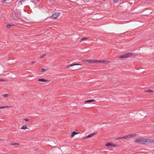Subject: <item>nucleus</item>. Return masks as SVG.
<instances>
[{"label":"nucleus","mask_w":154,"mask_h":154,"mask_svg":"<svg viewBox=\"0 0 154 154\" xmlns=\"http://www.w3.org/2000/svg\"><path fill=\"white\" fill-rule=\"evenodd\" d=\"M134 141L136 143L141 144H144L145 143H154V140H153L148 139H143L142 138L136 139L134 140Z\"/></svg>","instance_id":"nucleus-1"},{"label":"nucleus","mask_w":154,"mask_h":154,"mask_svg":"<svg viewBox=\"0 0 154 154\" xmlns=\"http://www.w3.org/2000/svg\"><path fill=\"white\" fill-rule=\"evenodd\" d=\"M137 54L133 53H128L118 57L119 58H126L131 56H137Z\"/></svg>","instance_id":"nucleus-2"},{"label":"nucleus","mask_w":154,"mask_h":154,"mask_svg":"<svg viewBox=\"0 0 154 154\" xmlns=\"http://www.w3.org/2000/svg\"><path fill=\"white\" fill-rule=\"evenodd\" d=\"M60 14L59 12H56L54 13L51 17L52 19H56L58 17Z\"/></svg>","instance_id":"nucleus-3"},{"label":"nucleus","mask_w":154,"mask_h":154,"mask_svg":"<svg viewBox=\"0 0 154 154\" xmlns=\"http://www.w3.org/2000/svg\"><path fill=\"white\" fill-rule=\"evenodd\" d=\"M13 18L15 20H19V16L18 14L16 13L13 15Z\"/></svg>","instance_id":"nucleus-4"},{"label":"nucleus","mask_w":154,"mask_h":154,"mask_svg":"<svg viewBox=\"0 0 154 154\" xmlns=\"http://www.w3.org/2000/svg\"><path fill=\"white\" fill-rule=\"evenodd\" d=\"M103 63L108 64L110 63V62L109 61L107 60H97V63Z\"/></svg>","instance_id":"nucleus-5"},{"label":"nucleus","mask_w":154,"mask_h":154,"mask_svg":"<svg viewBox=\"0 0 154 154\" xmlns=\"http://www.w3.org/2000/svg\"><path fill=\"white\" fill-rule=\"evenodd\" d=\"M75 65H80L81 66L82 65L80 64H78V63H75V64H71L67 66H66L65 67V68L66 69H68L69 68V67H71L73 66H75Z\"/></svg>","instance_id":"nucleus-6"},{"label":"nucleus","mask_w":154,"mask_h":154,"mask_svg":"<svg viewBox=\"0 0 154 154\" xmlns=\"http://www.w3.org/2000/svg\"><path fill=\"white\" fill-rule=\"evenodd\" d=\"M136 135V134H128L126 135L127 138H129L131 137H135Z\"/></svg>","instance_id":"nucleus-7"},{"label":"nucleus","mask_w":154,"mask_h":154,"mask_svg":"<svg viewBox=\"0 0 154 154\" xmlns=\"http://www.w3.org/2000/svg\"><path fill=\"white\" fill-rule=\"evenodd\" d=\"M88 62L90 63H97V60L93 59H89Z\"/></svg>","instance_id":"nucleus-8"},{"label":"nucleus","mask_w":154,"mask_h":154,"mask_svg":"<svg viewBox=\"0 0 154 154\" xmlns=\"http://www.w3.org/2000/svg\"><path fill=\"white\" fill-rule=\"evenodd\" d=\"M96 134V132L93 133L91 134L88 135L87 136L85 137L84 138L86 139L87 138L91 137H92L93 136H94V135H95Z\"/></svg>","instance_id":"nucleus-9"},{"label":"nucleus","mask_w":154,"mask_h":154,"mask_svg":"<svg viewBox=\"0 0 154 154\" xmlns=\"http://www.w3.org/2000/svg\"><path fill=\"white\" fill-rule=\"evenodd\" d=\"M38 80L39 82H49L50 81L49 80L45 79H39Z\"/></svg>","instance_id":"nucleus-10"},{"label":"nucleus","mask_w":154,"mask_h":154,"mask_svg":"<svg viewBox=\"0 0 154 154\" xmlns=\"http://www.w3.org/2000/svg\"><path fill=\"white\" fill-rule=\"evenodd\" d=\"M106 145L107 146H111L113 147H115L116 146L115 145L113 144V143L110 142L107 143L106 144Z\"/></svg>","instance_id":"nucleus-11"},{"label":"nucleus","mask_w":154,"mask_h":154,"mask_svg":"<svg viewBox=\"0 0 154 154\" xmlns=\"http://www.w3.org/2000/svg\"><path fill=\"white\" fill-rule=\"evenodd\" d=\"M78 134V133L76 132H75V131H73L71 133V135L70 136V137L71 138H72L73 137H74V136L75 135Z\"/></svg>","instance_id":"nucleus-12"},{"label":"nucleus","mask_w":154,"mask_h":154,"mask_svg":"<svg viewBox=\"0 0 154 154\" xmlns=\"http://www.w3.org/2000/svg\"><path fill=\"white\" fill-rule=\"evenodd\" d=\"M95 100H86L85 101V102L86 103H91L92 102H95Z\"/></svg>","instance_id":"nucleus-13"},{"label":"nucleus","mask_w":154,"mask_h":154,"mask_svg":"<svg viewBox=\"0 0 154 154\" xmlns=\"http://www.w3.org/2000/svg\"><path fill=\"white\" fill-rule=\"evenodd\" d=\"M27 128L26 127V125H24L20 129H26Z\"/></svg>","instance_id":"nucleus-14"},{"label":"nucleus","mask_w":154,"mask_h":154,"mask_svg":"<svg viewBox=\"0 0 154 154\" xmlns=\"http://www.w3.org/2000/svg\"><path fill=\"white\" fill-rule=\"evenodd\" d=\"M9 94H2V96L5 98H7L9 96Z\"/></svg>","instance_id":"nucleus-15"},{"label":"nucleus","mask_w":154,"mask_h":154,"mask_svg":"<svg viewBox=\"0 0 154 154\" xmlns=\"http://www.w3.org/2000/svg\"><path fill=\"white\" fill-rule=\"evenodd\" d=\"M14 25L13 24H8L6 26V27L7 28H10L11 26H14Z\"/></svg>","instance_id":"nucleus-16"},{"label":"nucleus","mask_w":154,"mask_h":154,"mask_svg":"<svg viewBox=\"0 0 154 154\" xmlns=\"http://www.w3.org/2000/svg\"><path fill=\"white\" fill-rule=\"evenodd\" d=\"M9 107H10V106H0V109H5L6 108Z\"/></svg>","instance_id":"nucleus-17"},{"label":"nucleus","mask_w":154,"mask_h":154,"mask_svg":"<svg viewBox=\"0 0 154 154\" xmlns=\"http://www.w3.org/2000/svg\"><path fill=\"white\" fill-rule=\"evenodd\" d=\"M11 145H12V146H14L15 145H19V143H11L10 144Z\"/></svg>","instance_id":"nucleus-18"},{"label":"nucleus","mask_w":154,"mask_h":154,"mask_svg":"<svg viewBox=\"0 0 154 154\" xmlns=\"http://www.w3.org/2000/svg\"><path fill=\"white\" fill-rule=\"evenodd\" d=\"M87 39V38H82L81 39H80V41L81 42L83 41H84V40H86Z\"/></svg>","instance_id":"nucleus-19"},{"label":"nucleus","mask_w":154,"mask_h":154,"mask_svg":"<svg viewBox=\"0 0 154 154\" xmlns=\"http://www.w3.org/2000/svg\"><path fill=\"white\" fill-rule=\"evenodd\" d=\"M146 92H150L151 93H152L153 92V91L152 90H150V89H149L148 90V91H147Z\"/></svg>","instance_id":"nucleus-20"},{"label":"nucleus","mask_w":154,"mask_h":154,"mask_svg":"<svg viewBox=\"0 0 154 154\" xmlns=\"http://www.w3.org/2000/svg\"><path fill=\"white\" fill-rule=\"evenodd\" d=\"M121 138H122V139H127L126 135H125L124 137H121Z\"/></svg>","instance_id":"nucleus-21"},{"label":"nucleus","mask_w":154,"mask_h":154,"mask_svg":"<svg viewBox=\"0 0 154 154\" xmlns=\"http://www.w3.org/2000/svg\"><path fill=\"white\" fill-rule=\"evenodd\" d=\"M88 60H82V61L83 62H88Z\"/></svg>","instance_id":"nucleus-22"},{"label":"nucleus","mask_w":154,"mask_h":154,"mask_svg":"<svg viewBox=\"0 0 154 154\" xmlns=\"http://www.w3.org/2000/svg\"><path fill=\"white\" fill-rule=\"evenodd\" d=\"M42 72H45L46 71V69H43V68H42Z\"/></svg>","instance_id":"nucleus-23"},{"label":"nucleus","mask_w":154,"mask_h":154,"mask_svg":"<svg viewBox=\"0 0 154 154\" xmlns=\"http://www.w3.org/2000/svg\"><path fill=\"white\" fill-rule=\"evenodd\" d=\"M45 56H46V55L45 54H44L42 56L40 57H39V58H43Z\"/></svg>","instance_id":"nucleus-24"},{"label":"nucleus","mask_w":154,"mask_h":154,"mask_svg":"<svg viewBox=\"0 0 154 154\" xmlns=\"http://www.w3.org/2000/svg\"><path fill=\"white\" fill-rule=\"evenodd\" d=\"M24 120L26 122H27L29 121V120L27 119H24Z\"/></svg>","instance_id":"nucleus-25"},{"label":"nucleus","mask_w":154,"mask_h":154,"mask_svg":"<svg viewBox=\"0 0 154 154\" xmlns=\"http://www.w3.org/2000/svg\"><path fill=\"white\" fill-rule=\"evenodd\" d=\"M5 81L4 79H0V81Z\"/></svg>","instance_id":"nucleus-26"},{"label":"nucleus","mask_w":154,"mask_h":154,"mask_svg":"<svg viewBox=\"0 0 154 154\" xmlns=\"http://www.w3.org/2000/svg\"><path fill=\"white\" fill-rule=\"evenodd\" d=\"M119 139H122V138H121V137H119L117 138V140H118Z\"/></svg>","instance_id":"nucleus-27"},{"label":"nucleus","mask_w":154,"mask_h":154,"mask_svg":"<svg viewBox=\"0 0 154 154\" xmlns=\"http://www.w3.org/2000/svg\"><path fill=\"white\" fill-rule=\"evenodd\" d=\"M5 1H5V0H4L3 1H2V2H3V3H4V2H5Z\"/></svg>","instance_id":"nucleus-28"},{"label":"nucleus","mask_w":154,"mask_h":154,"mask_svg":"<svg viewBox=\"0 0 154 154\" xmlns=\"http://www.w3.org/2000/svg\"><path fill=\"white\" fill-rule=\"evenodd\" d=\"M2 140H3L2 139H0V142H1V141H2Z\"/></svg>","instance_id":"nucleus-29"},{"label":"nucleus","mask_w":154,"mask_h":154,"mask_svg":"<svg viewBox=\"0 0 154 154\" xmlns=\"http://www.w3.org/2000/svg\"><path fill=\"white\" fill-rule=\"evenodd\" d=\"M24 0H20V1L21 2H22V1H24Z\"/></svg>","instance_id":"nucleus-30"},{"label":"nucleus","mask_w":154,"mask_h":154,"mask_svg":"<svg viewBox=\"0 0 154 154\" xmlns=\"http://www.w3.org/2000/svg\"><path fill=\"white\" fill-rule=\"evenodd\" d=\"M35 62H32V63H34Z\"/></svg>","instance_id":"nucleus-31"},{"label":"nucleus","mask_w":154,"mask_h":154,"mask_svg":"<svg viewBox=\"0 0 154 154\" xmlns=\"http://www.w3.org/2000/svg\"><path fill=\"white\" fill-rule=\"evenodd\" d=\"M75 69H78V68H77V67H75Z\"/></svg>","instance_id":"nucleus-32"},{"label":"nucleus","mask_w":154,"mask_h":154,"mask_svg":"<svg viewBox=\"0 0 154 154\" xmlns=\"http://www.w3.org/2000/svg\"><path fill=\"white\" fill-rule=\"evenodd\" d=\"M37 0V1H39V0Z\"/></svg>","instance_id":"nucleus-33"},{"label":"nucleus","mask_w":154,"mask_h":154,"mask_svg":"<svg viewBox=\"0 0 154 154\" xmlns=\"http://www.w3.org/2000/svg\"><path fill=\"white\" fill-rule=\"evenodd\" d=\"M153 151H154V149H153Z\"/></svg>","instance_id":"nucleus-34"}]
</instances>
